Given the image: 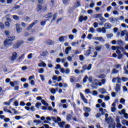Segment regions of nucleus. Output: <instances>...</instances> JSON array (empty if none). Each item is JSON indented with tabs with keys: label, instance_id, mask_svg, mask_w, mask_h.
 Returning <instances> with one entry per match:
<instances>
[{
	"label": "nucleus",
	"instance_id": "1a4fd4ad",
	"mask_svg": "<svg viewBox=\"0 0 128 128\" xmlns=\"http://www.w3.org/2000/svg\"><path fill=\"white\" fill-rule=\"evenodd\" d=\"M106 29L104 27H102V28H98L97 29V32H102V34H106Z\"/></svg>",
	"mask_w": 128,
	"mask_h": 128
},
{
	"label": "nucleus",
	"instance_id": "680f3d73",
	"mask_svg": "<svg viewBox=\"0 0 128 128\" xmlns=\"http://www.w3.org/2000/svg\"><path fill=\"white\" fill-rule=\"evenodd\" d=\"M122 82H128V78H126V77H122Z\"/></svg>",
	"mask_w": 128,
	"mask_h": 128
},
{
	"label": "nucleus",
	"instance_id": "49530a36",
	"mask_svg": "<svg viewBox=\"0 0 128 128\" xmlns=\"http://www.w3.org/2000/svg\"><path fill=\"white\" fill-rule=\"evenodd\" d=\"M57 16H56V14H54V16L53 18L51 20V22H54V20H56V18Z\"/></svg>",
	"mask_w": 128,
	"mask_h": 128
},
{
	"label": "nucleus",
	"instance_id": "5fc2aeb1",
	"mask_svg": "<svg viewBox=\"0 0 128 128\" xmlns=\"http://www.w3.org/2000/svg\"><path fill=\"white\" fill-rule=\"evenodd\" d=\"M74 72H75V74H80V70H78V69H76L74 70Z\"/></svg>",
	"mask_w": 128,
	"mask_h": 128
},
{
	"label": "nucleus",
	"instance_id": "dca6fc26",
	"mask_svg": "<svg viewBox=\"0 0 128 128\" xmlns=\"http://www.w3.org/2000/svg\"><path fill=\"white\" fill-rule=\"evenodd\" d=\"M83 110L85 112H90V110H92L90 108L86 106L84 107Z\"/></svg>",
	"mask_w": 128,
	"mask_h": 128
},
{
	"label": "nucleus",
	"instance_id": "f8f14e48",
	"mask_svg": "<svg viewBox=\"0 0 128 128\" xmlns=\"http://www.w3.org/2000/svg\"><path fill=\"white\" fill-rule=\"evenodd\" d=\"M104 46L102 45L96 46L95 48V50L96 52H100Z\"/></svg>",
	"mask_w": 128,
	"mask_h": 128
},
{
	"label": "nucleus",
	"instance_id": "4468645a",
	"mask_svg": "<svg viewBox=\"0 0 128 128\" xmlns=\"http://www.w3.org/2000/svg\"><path fill=\"white\" fill-rule=\"evenodd\" d=\"M98 92H100V94H106V90L104 88L98 89Z\"/></svg>",
	"mask_w": 128,
	"mask_h": 128
},
{
	"label": "nucleus",
	"instance_id": "f257e3e1",
	"mask_svg": "<svg viewBox=\"0 0 128 128\" xmlns=\"http://www.w3.org/2000/svg\"><path fill=\"white\" fill-rule=\"evenodd\" d=\"M52 118L53 122H55V124H58L60 128H64V124H66V122H62V118H60L58 116H57V117L52 116Z\"/></svg>",
	"mask_w": 128,
	"mask_h": 128
},
{
	"label": "nucleus",
	"instance_id": "603ef678",
	"mask_svg": "<svg viewBox=\"0 0 128 128\" xmlns=\"http://www.w3.org/2000/svg\"><path fill=\"white\" fill-rule=\"evenodd\" d=\"M118 70H116V68L112 70V74H118Z\"/></svg>",
	"mask_w": 128,
	"mask_h": 128
},
{
	"label": "nucleus",
	"instance_id": "0e129e2a",
	"mask_svg": "<svg viewBox=\"0 0 128 128\" xmlns=\"http://www.w3.org/2000/svg\"><path fill=\"white\" fill-rule=\"evenodd\" d=\"M14 48H18L20 46H18V44H14L13 46Z\"/></svg>",
	"mask_w": 128,
	"mask_h": 128
},
{
	"label": "nucleus",
	"instance_id": "4c0bfd02",
	"mask_svg": "<svg viewBox=\"0 0 128 128\" xmlns=\"http://www.w3.org/2000/svg\"><path fill=\"white\" fill-rule=\"evenodd\" d=\"M108 38H112L114 36V34H110L106 35Z\"/></svg>",
	"mask_w": 128,
	"mask_h": 128
},
{
	"label": "nucleus",
	"instance_id": "a211bd4d",
	"mask_svg": "<svg viewBox=\"0 0 128 128\" xmlns=\"http://www.w3.org/2000/svg\"><path fill=\"white\" fill-rule=\"evenodd\" d=\"M106 122H108V124H112V116H109L107 120H105Z\"/></svg>",
	"mask_w": 128,
	"mask_h": 128
},
{
	"label": "nucleus",
	"instance_id": "aec40b11",
	"mask_svg": "<svg viewBox=\"0 0 128 128\" xmlns=\"http://www.w3.org/2000/svg\"><path fill=\"white\" fill-rule=\"evenodd\" d=\"M46 18H51L52 16V13H48V14L45 15Z\"/></svg>",
	"mask_w": 128,
	"mask_h": 128
},
{
	"label": "nucleus",
	"instance_id": "c9c22d12",
	"mask_svg": "<svg viewBox=\"0 0 128 128\" xmlns=\"http://www.w3.org/2000/svg\"><path fill=\"white\" fill-rule=\"evenodd\" d=\"M34 36L30 37L28 39V42H34Z\"/></svg>",
	"mask_w": 128,
	"mask_h": 128
},
{
	"label": "nucleus",
	"instance_id": "774afa93",
	"mask_svg": "<svg viewBox=\"0 0 128 128\" xmlns=\"http://www.w3.org/2000/svg\"><path fill=\"white\" fill-rule=\"evenodd\" d=\"M15 118L16 120H20V118H22V116H15Z\"/></svg>",
	"mask_w": 128,
	"mask_h": 128
},
{
	"label": "nucleus",
	"instance_id": "6e6d98bb",
	"mask_svg": "<svg viewBox=\"0 0 128 128\" xmlns=\"http://www.w3.org/2000/svg\"><path fill=\"white\" fill-rule=\"evenodd\" d=\"M88 76H85L84 78L83 79V82L86 83V80H88Z\"/></svg>",
	"mask_w": 128,
	"mask_h": 128
},
{
	"label": "nucleus",
	"instance_id": "3c124183",
	"mask_svg": "<svg viewBox=\"0 0 128 128\" xmlns=\"http://www.w3.org/2000/svg\"><path fill=\"white\" fill-rule=\"evenodd\" d=\"M94 26L95 28H98V22H94Z\"/></svg>",
	"mask_w": 128,
	"mask_h": 128
},
{
	"label": "nucleus",
	"instance_id": "0eeeda50",
	"mask_svg": "<svg viewBox=\"0 0 128 128\" xmlns=\"http://www.w3.org/2000/svg\"><path fill=\"white\" fill-rule=\"evenodd\" d=\"M10 84L11 86H12V88H14V86H16L20 84V82L19 81L10 82Z\"/></svg>",
	"mask_w": 128,
	"mask_h": 128
},
{
	"label": "nucleus",
	"instance_id": "a878e982",
	"mask_svg": "<svg viewBox=\"0 0 128 128\" xmlns=\"http://www.w3.org/2000/svg\"><path fill=\"white\" fill-rule=\"evenodd\" d=\"M100 20L102 22L101 24H104V22H106V19H104V18L102 16L100 17Z\"/></svg>",
	"mask_w": 128,
	"mask_h": 128
},
{
	"label": "nucleus",
	"instance_id": "7ed1b4c3",
	"mask_svg": "<svg viewBox=\"0 0 128 128\" xmlns=\"http://www.w3.org/2000/svg\"><path fill=\"white\" fill-rule=\"evenodd\" d=\"M94 84H95V86H102V84H106V80L105 79H102L100 80L95 79L94 80Z\"/></svg>",
	"mask_w": 128,
	"mask_h": 128
},
{
	"label": "nucleus",
	"instance_id": "de8ad7c7",
	"mask_svg": "<svg viewBox=\"0 0 128 128\" xmlns=\"http://www.w3.org/2000/svg\"><path fill=\"white\" fill-rule=\"evenodd\" d=\"M92 34H88V36H87V38H88V40H92Z\"/></svg>",
	"mask_w": 128,
	"mask_h": 128
},
{
	"label": "nucleus",
	"instance_id": "4d7b16f0",
	"mask_svg": "<svg viewBox=\"0 0 128 128\" xmlns=\"http://www.w3.org/2000/svg\"><path fill=\"white\" fill-rule=\"evenodd\" d=\"M84 116L86 118H88V116H90V114L88 112H85V113H84Z\"/></svg>",
	"mask_w": 128,
	"mask_h": 128
},
{
	"label": "nucleus",
	"instance_id": "9b49d317",
	"mask_svg": "<svg viewBox=\"0 0 128 128\" xmlns=\"http://www.w3.org/2000/svg\"><path fill=\"white\" fill-rule=\"evenodd\" d=\"M104 26L106 30H108L112 26V25L110 23L107 22L104 24Z\"/></svg>",
	"mask_w": 128,
	"mask_h": 128
},
{
	"label": "nucleus",
	"instance_id": "052dcab7",
	"mask_svg": "<svg viewBox=\"0 0 128 128\" xmlns=\"http://www.w3.org/2000/svg\"><path fill=\"white\" fill-rule=\"evenodd\" d=\"M100 112H102V115L104 116V108H100Z\"/></svg>",
	"mask_w": 128,
	"mask_h": 128
},
{
	"label": "nucleus",
	"instance_id": "412c9836",
	"mask_svg": "<svg viewBox=\"0 0 128 128\" xmlns=\"http://www.w3.org/2000/svg\"><path fill=\"white\" fill-rule=\"evenodd\" d=\"M94 6H96V3L92 0L91 1V3L90 4V8H94Z\"/></svg>",
	"mask_w": 128,
	"mask_h": 128
},
{
	"label": "nucleus",
	"instance_id": "f03ea898",
	"mask_svg": "<svg viewBox=\"0 0 128 128\" xmlns=\"http://www.w3.org/2000/svg\"><path fill=\"white\" fill-rule=\"evenodd\" d=\"M14 40H16V36H9L7 38L6 40L4 41V46H12V42H13Z\"/></svg>",
	"mask_w": 128,
	"mask_h": 128
},
{
	"label": "nucleus",
	"instance_id": "09e8293b",
	"mask_svg": "<svg viewBox=\"0 0 128 128\" xmlns=\"http://www.w3.org/2000/svg\"><path fill=\"white\" fill-rule=\"evenodd\" d=\"M42 106L41 103H36V108H40V106Z\"/></svg>",
	"mask_w": 128,
	"mask_h": 128
},
{
	"label": "nucleus",
	"instance_id": "13d9d810",
	"mask_svg": "<svg viewBox=\"0 0 128 128\" xmlns=\"http://www.w3.org/2000/svg\"><path fill=\"white\" fill-rule=\"evenodd\" d=\"M0 28H2V30H4V24L2 22L0 23Z\"/></svg>",
	"mask_w": 128,
	"mask_h": 128
},
{
	"label": "nucleus",
	"instance_id": "e433bc0d",
	"mask_svg": "<svg viewBox=\"0 0 128 128\" xmlns=\"http://www.w3.org/2000/svg\"><path fill=\"white\" fill-rule=\"evenodd\" d=\"M124 56V54L120 53V54H118V60H122V57Z\"/></svg>",
	"mask_w": 128,
	"mask_h": 128
},
{
	"label": "nucleus",
	"instance_id": "bf43d9fd",
	"mask_svg": "<svg viewBox=\"0 0 128 128\" xmlns=\"http://www.w3.org/2000/svg\"><path fill=\"white\" fill-rule=\"evenodd\" d=\"M70 82H72V83L74 82V77L72 76L70 79Z\"/></svg>",
	"mask_w": 128,
	"mask_h": 128
},
{
	"label": "nucleus",
	"instance_id": "2f4dec72",
	"mask_svg": "<svg viewBox=\"0 0 128 128\" xmlns=\"http://www.w3.org/2000/svg\"><path fill=\"white\" fill-rule=\"evenodd\" d=\"M72 114H67V116H66V120H68V122H70V120H71V118H72Z\"/></svg>",
	"mask_w": 128,
	"mask_h": 128
},
{
	"label": "nucleus",
	"instance_id": "423d86ee",
	"mask_svg": "<svg viewBox=\"0 0 128 128\" xmlns=\"http://www.w3.org/2000/svg\"><path fill=\"white\" fill-rule=\"evenodd\" d=\"M60 72H62V74H68L70 72V69L68 68L64 70V68H62L60 69Z\"/></svg>",
	"mask_w": 128,
	"mask_h": 128
},
{
	"label": "nucleus",
	"instance_id": "f3484780",
	"mask_svg": "<svg viewBox=\"0 0 128 128\" xmlns=\"http://www.w3.org/2000/svg\"><path fill=\"white\" fill-rule=\"evenodd\" d=\"M54 42L52 40H47L46 42V44H48L49 46H52Z\"/></svg>",
	"mask_w": 128,
	"mask_h": 128
},
{
	"label": "nucleus",
	"instance_id": "a18cd8bd",
	"mask_svg": "<svg viewBox=\"0 0 128 128\" xmlns=\"http://www.w3.org/2000/svg\"><path fill=\"white\" fill-rule=\"evenodd\" d=\"M92 64H89L88 66H87V70H92Z\"/></svg>",
	"mask_w": 128,
	"mask_h": 128
},
{
	"label": "nucleus",
	"instance_id": "b1692460",
	"mask_svg": "<svg viewBox=\"0 0 128 128\" xmlns=\"http://www.w3.org/2000/svg\"><path fill=\"white\" fill-rule=\"evenodd\" d=\"M90 54V50H88L85 51L84 56H88Z\"/></svg>",
	"mask_w": 128,
	"mask_h": 128
},
{
	"label": "nucleus",
	"instance_id": "a19ab883",
	"mask_svg": "<svg viewBox=\"0 0 128 128\" xmlns=\"http://www.w3.org/2000/svg\"><path fill=\"white\" fill-rule=\"evenodd\" d=\"M116 128H121L122 124H120V122H118L116 123Z\"/></svg>",
	"mask_w": 128,
	"mask_h": 128
},
{
	"label": "nucleus",
	"instance_id": "c03bdc74",
	"mask_svg": "<svg viewBox=\"0 0 128 128\" xmlns=\"http://www.w3.org/2000/svg\"><path fill=\"white\" fill-rule=\"evenodd\" d=\"M13 18L16 20H20V18L16 15L13 16Z\"/></svg>",
	"mask_w": 128,
	"mask_h": 128
},
{
	"label": "nucleus",
	"instance_id": "37998d69",
	"mask_svg": "<svg viewBox=\"0 0 128 128\" xmlns=\"http://www.w3.org/2000/svg\"><path fill=\"white\" fill-rule=\"evenodd\" d=\"M80 60H81V62H82L84 60V56L82 55H80L79 56Z\"/></svg>",
	"mask_w": 128,
	"mask_h": 128
},
{
	"label": "nucleus",
	"instance_id": "393cba45",
	"mask_svg": "<svg viewBox=\"0 0 128 128\" xmlns=\"http://www.w3.org/2000/svg\"><path fill=\"white\" fill-rule=\"evenodd\" d=\"M102 16V14H95L94 15V18H100L101 16Z\"/></svg>",
	"mask_w": 128,
	"mask_h": 128
},
{
	"label": "nucleus",
	"instance_id": "69168bd1",
	"mask_svg": "<svg viewBox=\"0 0 128 128\" xmlns=\"http://www.w3.org/2000/svg\"><path fill=\"white\" fill-rule=\"evenodd\" d=\"M68 37L70 40H74V35H72V34H70V35H69Z\"/></svg>",
	"mask_w": 128,
	"mask_h": 128
},
{
	"label": "nucleus",
	"instance_id": "338daca9",
	"mask_svg": "<svg viewBox=\"0 0 128 128\" xmlns=\"http://www.w3.org/2000/svg\"><path fill=\"white\" fill-rule=\"evenodd\" d=\"M40 78L42 80V82L44 81V75L40 74Z\"/></svg>",
	"mask_w": 128,
	"mask_h": 128
},
{
	"label": "nucleus",
	"instance_id": "72a5a7b5",
	"mask_svg": "<svg viewBox=\"0 0 128 128\" xmlns=\"http://www.w3.org/2000/svg\"><path fill=\"white\" fill-rule=\"evenodd\" d=\"M81 6H82V5L80 4V1H77L75 5V7L78 8Z\"/></svg>",
	"mask_w": 128,
	"mask_h": 128
},
{
	"label": "nucleus",
	"instance_id": "6ab92c4d",
	"mask_svg": "<svg viewBox=\"0 0 128 128\" xmlns=\"http://www.w3.org/2000/svg\"><path fill=\"white\" fill-rule=\"evenodd\" d=\"M70 50H72V47L70 46H68L65 49V54H68V52H70Z\"/></svg>",
	"mask_w": 128,
	"mask_h": 128
},
{
	"label": "nucleus",
	"instance_id": "9d476101",
	"mask_svg": "<svg viewBox=\"0 0 128 128\" xmlns=\"http://www.w3.org/2000/svg\"><path fill=\"white\" fill-rule=\"evenodd\" d=\"M20 24H16V30L18 34H20L22 30V28H20Z\"/></svg>",
	"mask_w": 128,
	"mask_h": 128
},
{
	"label": "nucleus",
	"instance_id": "ddd939ff",
	"mask_svg": "<svg viewBox=\"0 0 128 128\" xmlns=\"http://www.w3.org/2000/svg\"><path fill=\"white\" fill-rule=\"evenodd\" d=\"M64 38H68V36H60L58 38L59 42H64Z\"/></svg>",
	"mask_w": 128,
	"mask_h": 128
},
{
	"label": "nucleus",
	"instance_id": "5701e85b",
	"mask_svg": "<svg viewBox=\"0 0 128 128\" xmlns=\"http://www.w3.org/2000/svg\"><path fill=\"white\" fill-rule=\"evenodd\" d=\"M97 40L101 42H104V39L102 37H97Z\"/></svg>",
	"mask_w": 128,
	"mask_h": 128
},
{
	"label": "nucleus",
	"instance_id": "f704fd0d",
	"mask_svg": "<svg viewBox=\"0 0 128 128\" xmlns=\"http://www.w3.org/2000/svg\"><path fill=\"white\" fill-rule=\"evenodd\" d=\"M34 124H42V121H40V120H34Z\"/></svg>",
	"mask_w": 128,
	"mask_h": 128
},
{
	"label": "nucleus",
	"instance_id": "c85d7f7f",
	"mask_svg": "<svg viewBox=\"0 0 128 128\" xmlns=\"http://www.w3.org/2000/svg\"><path fill=\"white\" fill-rule=\"evenodd\" d=\"M42 9V5H40V4H38L37 6V8H36V10L38 11V12H40V11Z\"/></svg>",
	"mask_w": 128,
	"mask_h": 128
},
{
	"label": "nucleus",
	"instance_id": "473e14b6",
	"mask_svg": "<svg viewBox=\"0 0 128 128\" xmlns=\"http://www.w3.org/2000/svg\"><path fill=\"white\" fill-rule=\"evenodd\" d=\"M48 50H46L45 52H44L42 54V56H48Z\"/></svg>",
	"mask_w": 128,
	"mask_h": 128
},
{
	"label": "nucleus",
	"instance_id": "bb28decb",
	"mask_svg": "<svg viewBox=\"0 0 128 128\" xmlns=\"http://www.w3.org/2000/svg\"><path fill=\"white\" fill-rule=\"evenodd\" d=\"M89 32H92V34H94L96 32V30L92 27L90 28L88 30Z\"/></svg>",
	"mask_w": 128,
	"mask_h": 128
},
{
	"label": "nucleus",
	"instance_id": "39448f33",
	"mask_svg": "<svg viewBox=\"0 0 128 128\" xmlns=\"http://www.w3.org/2000/svg\"><path fill=\"white\" fill-rule=\"evenodd\" d=\"M18 58V54L16 52H13L12 53V56L10 58V60L11 62H14L16 58Z\"/></svg>",
	"mask_w": 128,
	"mask_h": 128
},
{
	"label": "nucleus",
	"instance_id": "6e6552de",
	"mask_svg": "<svg viewBox=\"0 0 128 128\" xmlns=\"http://www.w3.org/2000/svg\"><path fill=\"white\" fill-rule=\"evenodd\" d=\"M38 20H35V22H33L32 24H31L28 28H27V30H30L31 28H32V26H36V24H38Z\"/></svg>",
	"mask_w": 128,
	"mask_h": 128
},
{
	"label": "nucleus",
	"instance_id": "8fccbe9b",
	"mask_svg": "<svg viewBox=\"0 0 128 128\" xmlns=\"http://www.w3.org/2000/svg\"><path fill=\"white\" fill-rule=\"evenodd\" d=\"M28 60H30L31 58H32V54H30L28 56Z\"/></svg>",
	"mask_w": 128,
	"mask_h": 128
},
{
	"label": "nucleus",
	"instance_id": "864d4df0",
	"mask_svg": "<svg viewBox=\"0 0 128 128\" xmlns=\"http://www.w3.org/2000/svg\"><path fill=\"white\" fill-rule=\"evenodd\" d=\"M56 67H55V70H58V68H60L62 70V67L60 66V64H56Z\"/></svg>",
	"mask_w": 128,
	"mask_h": 128
},
{
	"label": "nucleus",
	"instance_id": "ea45409f",
	"mask_svg": "<svg viewBox=\"0 0 128 128\" xmlns=\"http://www.w3.org/2000/svg\"><path fill=\"white\" fill-rule=\"evenodd\" d=\"M39 74H44V69L41 68L38 70Z\"/></svg>",
	"mask_w": 128,
	"mask_h": 128
},
{
	"label": "nucleus",
	"instance_id": "20e7f679",
	"mask_svg": "<svg viewBox=\"0 0 128 128\" xmlns=\"http://www.w3.org/2000/svg\"><path fill=\"white\" fill-rule=\"evenodd\" d=\"M88 18L87 16H80L78 19V22H82L88 20Z\"/></svg>",
	"mask_w": 128,
	"mask_h": 128
},
{
	"label": "nucleus",
	"instance_id": "2eb2a0df",
	"mask_svg": "<svg viewBox=\"0 0 128 128\" xmlns=\"http://www.w3.org/2000/svg\"><path fill=\"white\" fill-rule=\"evenodd\" d=\"M120 91V84H116V92H118Z\"/></svg>",
	"mask_w": 128,
	"mask_h": 128
},
{
	"label": "nucleus",
	"instance_id": "79ce46f5",
	"mask_svg": "<svg viewBox=\"0 0 128 128\" xmlns=\"http://www.w3.org/2000/svg\"><path fill=\"white\" fill-rule=\"evenodd\" d=\"M78 41L77 42H73L72 43V46H76V44H78Z\"/></svg>",
	"mask_w": 128,
	"mask_h": 128
},
{
	"label": "nucleus",
	"instance_id": "c756f323",
	"mask_svg": "<svg viewBox=\"0 0 128 128\" xmlns=\"http://www.w3.org/2000/svg\"><path fill=\"white\" fill-rule=\"evenodd\" d=\"M116 44H118V46H122L124 44V42L121 40H117Z\"/></svg>",
	"mask_w": 128,
	"mask_h": 128
},
{
	"label": "nucleus",
	"instance_id": "cd10ccee",
	"mask_svg": "<svg viewBox=\"0 0 128 128\" xmlns=\"http://www.w3.org/2000/svg\"><path fill=\"white\" fill-rule=\"evenodd\" d=\"M4 110L5 112H9V114H12V112L10 111V110L6 108H4Z\"/></svg>",
	"mask_w": 128,
	"mask_h": 128
},
{
	"label": "nucleus",
	"instance_id": "58836bf2",
	"mask_svg": "<svg viewBox=\"0 0 128 128\" xmlns=\"http://www.w3.org/2000/svg\"><path fill=\"white\" fill-rule=\"evenodd\" d=\"M56 92V89L52 88L50 90V93L52 94H54Z\"/></svg>",
	"mask_w": 128,
	"mask_h": 128
},
{
	"label": "nucleus",
	"instance_id": "7c9ffc66",
	"mask_svg": "<svg viewBox=\"0 0 128 128\" xmlns=\"http://www.w3.org/2000/svg\"><path fill=\"white\" fill-rule=\"evenodd\" d=\"M41 102L45 106H48V104L46 103V100H42Z\"/></svg>",
	"mask_w": 128,
	"mask_h": 128
},
{
	"label": "nucleus",
	"instance_id": "e2e57ef3",
	"mask_svg": "<svg viewBox=\"0 0 128 128\" xmlns=\"http://www.w3.org/2000/svg\"><path fill=\"white\" fill-rule=\"evenodd\" d=\"M28 70V66H24L22 68V70L24 71V70Z\"/></svg>",
	"mask_w": 128,
	"mask_h": 128
},
{
	"label": "nucleus",
	"instance_id": "4be33fe9",
	"mask_svg": "<svg viewBox=\"0 0 128 128\" xmlns=\"http://www.w3.org/2000/svg\"><path fill=\"white\" fill-rule=\"evenodd\" d=\"M38 66L40 67L44 66V67L46 66V63H44V62H42L41 63H39Z\"/></svg>",
	"mask_w": 128,
	"mask_h": 128
}]
</instances>
